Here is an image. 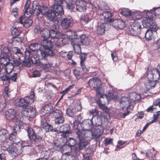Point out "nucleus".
Here are the masks:
<instances>
[{
  "instance_id": "obj_1",
  "label": "nucleus",
  "mask_w": 160,
  "mask_h": 160,
  "mask_svg": "<svg viewBox=\"0 0 160 160\" xmlns=\"http://www.w3.org/2000/svg\"><path fill=\"white\" fill-rule=\"evenodd\" d=\"M41 45L43 48V49L38 50V54H41L42 58L40 63L42 66L46 65L47 68H50V65L46 58L48 56H52L53 55V52L52 50V42L47 39H43L41 42Z\"/></svg>"
},
{
  "instance_id": "obj_2",
  "label": "nucleus",
  "mask_w": 160,
  "mask_h": 160,
  "mask_svg": "<svg viewBox=\"0 0 160 160\" xmlns=\"http://www.w3.org/2000/svg\"><path fill=\"white\" fill-rule=\"evenodd\" d=\"M12 50L13 53V62L16 66H19L22 64V67L30 66V63L29 61L27 62L21 61L20 58L23 56V55L19 48L14 47L12 48Z\"/></svg>"
},
{
  "instance_id": "obj_3",
  "label": "nucleus",
  "mask_w": 160,
  "mask_h": 160,
  "mask_svg": "<svg viewBox=\"0 0 160 160\" xmlns=\"http://www.w3.org/2000/svg\"><path fill=\"white\" fill-rule=\"evenodd\" d=\"M142 28L140 23L137 22H133L129 28V33L132 36H137L140 34Z\"/></svg>"
},
{
  "instance_id": "obj_4",
  "label": "nucleus",
  "mask_w": 160,
  "mask_h": 160,
  "mask_svg": "<svg viewBox=\"0 0 160 160\" xmlns=\"http://www.w3.org/2000/svg\"><path fill=\"white\" fill-rule=\"evenodd\" d=\"M76 137L79 140H88V138L90 135V132L83 129L78 130L75 131Z\"/></svg>"
},
{
  "instance_id": "obj_5",
  "label": "nucleus",
  "mask_w": 160,
  "mask_h": 160,
  "mask_svg": "<svg viewBox=\"0 0 160 160\" xmlns=\"http://www.w3.org/2000/svg\"><path fill=\"white\" fill-rule=\"evenodd\" d=\"M18 117L16 120V124L13 127V131L15 133H17L20 131V128L22 126H23L25 124L22 121L25 116L22 115V112H19L18 115Z\"/></svg>"
},
{
  "instance_id": "obj_6",
  "label": "nucleus",
  "mask_w": 160,
  "mask_h": 160,
  "mask_svg": "<svg viewBox=\"0 0 160 160\" xmlns=\"http://www.w3.org/2000/svg\"><path fill=\"white\" fill-rule=\"evenodd\" d=\"M22 152L21 146L18 144L11 145V148L9 149V153L12 157H15L20 154Z\"/></svg>"
},
{
  "instance_id": "obj_7",
  "label": "nucleus",
  "mask_w": 160,
  "mask_h": 160,
  "mask_svg": "<svg viewBox=\"0 0 160 160\" xmlns=\"http://www.w3.org/2000/svg\"><path fill=\"white\" fill-rule=\"evenodd\" d=\"M55 118V122L56 124L62 123L64 121L62 112L59 109H56L52 112Z\"/></svg>"
},
{
  "instance_id": "obj_8",
  "label": "nucleus",
  "mask_w": 160,
  "mask_h": 160,
  "mask_svg": "<svg viewBox=\"0 0 160 160\" xmlns=\"http://www.w3.org/2000/svg\"><path fill=\"white\" fill-rule=\"evenodd\" d=\"M147 76L148 80H157L160 78V73L158 70L153 69L148 72Z\"/></svg>"
},
{
  "instance_id": "obj_9",
  "label": "nucleus",
  "mask_w": 160,
  "mask_h": 160,
  "mask_svg": "<svg viewBox=\"0 0 160 160\" xmlns=\"http://www.w3.org/2000/svg\"><path fill=\"white\" fill-rule=\"evenodd\" d=\"M29 98L25 97L24 99L18 98L16 99L14 102L15 105L22 108V111L23 109H25V107H28L27 102L26 101H28Z\"/></svg>"
},
{
  "instance_id": "obj_10",
  "label": "nucleus",
  "mask_w": 160,
  "mask_h": 160,
  "mask_svg": "<svg viewBox=\"0 0 160 160\" xmlns=\"http://www.w3.org/2000/svg\"><path fill=\"white\" fill-rule=\"evenodd\" d=\"M120 106L122 108L127 110L130 109L131 101L129 98L126 97H122L120 100Z\"/></svg>"
},
{
  "instance_id": "obj_11",
  "label": "nucleus",
  "mask_w": 160,
  "mask_h": 160,
  "mask_svg": "<svg viewBox=\"0 0 160 160\" xmlns=\"http://www.w3.org/2000/svg\"><path fill=\"white\" fill-rule=\"evenodd\" d=\"M37 52L38 55H39L40 57H41V60H39V57L36 54H34L31 58V60L32 63L33 64L38 65L40 66L43 69H48L50 68H47L46 67V65H43L44 66L43 67V66L42 65L41 63L40 62L42 61V56L40 53H39V54H38V51H37Z\"/></svg>"
},
{
  "instance_id": "obj_12",
  "label": "nucleus",
  "mask_w": 160,
  "mask_h": 160,
  "mask_svg": "<svg viewBox=\"0 0 160 160\" xmlns=\"http://www.w3.org/2000/svg\"><path fill=\"white\" fill-rule=\"evenodd\" d=\"M112 16V14L108 11H105L103 12L99 15V18L102 20H104L105 23L111 22L112 19L110 18Z\"/></svg>"
},
{
  "instance_id": "obj_13",
  "label": "nucleus",
  "mask_w": 160,
  "mask_h": 160,
  "mask_svg": "<svg viewBox=\"0 0 160 160\" xmlns=\"http://www.w3.org/2000/svg\"><path fill=\"white\" fill-rule=\"evenodd\" d=\"M59 132L61 134V136L63 137L68 136L71 132L70 127L67 124L62 126L59 128Z\"/></svg>"
},
{
  "instance_id": "obj_14",
  "label": "nucleus",
  "mask_w": 160,
  "mask_h": 160,
  "mask_svg": "<svg viewBox=\"0 0 160 160\" xmlns=\"http://www.w3.org/2000/svg\"><path fill=\"white\" fill-rule=\"evenodd\" d=\"M72 21V18L70 17L63 18L60 21L61 25L63 29H67L70 26Z\"/></svg>"
},
{
  "instance_id": "obj_15",
  "label": "nucleus",
  "mask_w": 160,
  "mask_h": 160,
  "mask_svg": "<svg viewBox=\"0 0 160 160\" xmlns=\"http://www.w3.org/2000/svg\"><path fill=\"white\" fill-rule=\"evenodd\" d=\"M2 56L3 58H6L7 60H11L13 61V56L11 51L8 47H6L3 48L2 53Z\"/></svg>"
},
{
  "instance_id": "obj_16",
  "label": "nucleus",
  "mask_w": 160,
  "mask_h": 160,
  "mask_svg": "<svg viewBox=\"0 0 160 160\" xmlns=\"http://www.w3.org/2000/svg\"><path fill=\"white\" fill-rule=\"evenodd\" d=\"M76 5V10L80 12L84 11L86 8V3L83 0H77Z\"/></svg>"
},
{
  "instance_id": "obj_17",
  "label": "nucleus",
  "mask_w": 160,
  "mask_h": 160,
  "mask_svg": "<svg viewBox=\"0 0 160 160\" xmlns=\"http://www.w3.org/2000/svg\"><path fill=\"white\" fill-rule=\"evenodd\" d=\"M103 132V129L102 127L99 128L96 127L92 129L91 133L93 138L97 139L99 138Z\"/></svg>"
},
{
  "instance_id": "obj_18",
  "label": "nucleus",
  "mask_w": 160,
  "mask_h": 160,
  "mask_svg": "<svg viewBox=\"0 0 160 160\" xmlns=\"http://www.w3.org/2000/svg\"><path fill=\"white\" fill-rule=\"evenodd\" d=\"M22 111L26 112L27 116L30 118H33L36 116V110L35 108L28 106Z\"/></svg>"
},
{
  "instance_id": "obj_19",
  "label": "nucleus",
  "mask_w": 160,
  "mask_h": 160,
  "mask_svg": "<svg viewBox=\"0 0 160 160\" xmlns=\"http://www.w3.org/2000/svg\"><path fill=\"white\" fill-rule=\"evenodd\" d=\"M89 86L92 88H96L101 84V82L98 78H95L91 79L88 82Z\"/></svg>"
},
{
  "instance_id": "obj_20",
  "label": "nucleus",
  "mask_w": 160,
  "mask_h": 160,
  "mask_svg": "<svg viewBox=\"0 0 160 160\" xmlns=\"http://www.w3.org/2000/svg\"><path fill=\"white\" fill-rule=\"evenodd\" d=\"M54 29H50L49 30L50 36L52 38L60 39L62 38L63 35L60 32L57 31L56 26H55Z\"/></svg>"
},
{
  "instance_id": "obj_21",
  "label": "nucleus",
  "mask_w": 160,
  "mask_h": 160,
  "mask_svg": "<svg viewBox=\"0 0 160 160\" xmlns=\"http://www.w3.org/2000/svg\"><path fill=\"white\" fill-rule=\"evenodd\" d=\"M146 26L148 28L149 30H151L152 32H156L158 29V27L157 25L152 22V20H149L147 19L146 22Z\"/></svg>"
},
{
  "instance_id": "obj_22",
  "label": "nucleus",
  "mask_w": 160,
  "mask_h": 160,
  "mask_svg": "<svg viewBox=\"0 0 160 160\" xmlns=\"http://www.w3.org/2000/svg\"><path fill=\"white\" fill-rule=\"evenodd\" d=\"M9 134L5 129L0 130V142H6L8 138Z\"/></svg>"
},
{
  "instance_id": "obj_23",
  "label": "nucleus",
  "mask_w": 160,
  "mask_h": 160,
  "mask_svg": "<svg viewBox=\"0 0 160 160\" xmlns=\"http://www.w3.org/2000/svg\"><path fill=\"white\" fill-rule=\"evenodd\" d=\"M78 39H76L72 42V45L76 53L79 54L81 52L80 45L81 44L79 42Z\"/></svg>"
},
{
  "instance_id": "obj_24",
  "label": "nucleus",
  "mask_w": 160,
  "mask_h": 160,
  "mask_svg": "<svg viewBox=\"0 0 160 160\" xmlns=\"http://www.w3.org/2000/svg\"><path fill=\"white\" fill-rule=\"evenodd\" d=\"M53 10L57 15H62L64 13L63 9L62 7L60 5L54 3L53 6Z\"/></svg>"
},
{
  "instance_id": "obj_25",
  "label": "nucleus",
  "mask_w": 160,
  "mask_h": 160,
  "mask_svg": "<svg viewBox=\"0 0 160 160\" xmlns=\"http://www.w3.org/2000/svg\"><path fill=\"white\" fill-rule=\"evenodd\" d=\"M47 17L50 21H57L59 18L58 17L54 11L52 10L49 11L46 15Z\"/></svg>"
},
{
  "instance_id": "obj_26",
  "label": "nucleus",
  "mask_w": 160,
  "mask_h": 160,
  "mask_svg": "<svg viewBox=\"0 0 160 160\" xmlns=\"http://www.w3.org/2000/svg\"><path fill=\"white\" fill-rule=\"evenodd\" d=\"M6 118L8 120L14 119L16 116V112L13 109H10L6 112L5 113Z\"/></svg>"
},
{
  "instance_id": "obj_27",
  "label": "nucleus",
  "mask_w": 160,
  "mask_h": 160,
  "mask_svg": "<svg viewBox=\"0 0 160 160\" xmlns=\"http://www.w3.org/2000/svg\"><path fill=\"white\" fill-rule=\"evenodd\" d=\"M107 24L105 23H99L97 27V31L98 34L102 35L104 33Z\"/></svg>"
},
{
  "instance_id": "obj_28",
  "label": "nucleus",
  "mask_w": 160,
  "mask_h": 160,
  "mask_svg": "<svg viewBox=\"0 0 160 160\" xmlns=\"http://www.w3.org/2000/svg\"><path fill=\"white\" fill-rule=\"evenodd\" d=\"M82 109L81 105L78 104H76L75 105L74 108L69 109L67 110V112H70L71 114L69 115L72 117L74 116V114L78 111Z\"/></svg>"
},
{
  "instance_id": "obj_29",
  "label": "nucleus",
  "mask_w": 160,
  "mask_h": 160,
  "mask_svg": "<svg viewBox=\"0 0 160 160\" xmlns=\"http://www.w3.org/2000/svg\"><path fill=\"white\" fill-rule=\"evenodd\" d=\"M24 12L23 15L21 16L19 18V22L20 23H22L23 20L29 18L32 14L30 9H24Z\"/></svg>"
},
{
  "instance_id": "obj_30",
  "label": "nucleus",
  "mask_w": 160,
  "mask_h": 160,
  "mask_svg": "<svg viewBox=\"0 0 160 160\" xmlns=\"http://www.w3.org/2000/svg\"><path fill=\"white\" fill-rule=\"evenodd\" d=\"M156 79L154 80H148V82L145 83L146 89L149 90L154 88L157 83Z\"/></svg>"
},
{
  "instance_id": "obj_31",
  "label": "nucleus",
  "mask_w": 160,
  "mask_h": 160,
  "mask_svg": "<svg viewBox=\"0 0 160 160\" xmlns=\"http://www.w3.org/2000/svg\"><path fill=\"white\" fill-rule=\"evenodd\" d=\"M36 2H34L32 4L33 12L34 15L38 16L40 13L41 11V6Z\"/></svg>"
},
{
  "instance_id": "obj_32",
  "label": "nucleus",
  "mask_w": 160,
  "mask_h": 160,
  "mask_svg": "<svg viewBox=\"0 0 160 160\" xmlns=\"http://www.w3.org/2000/svg\"><path fill=\"white\" fill-rule=\"evenodd\" d=\"M92 119H88L84 121L83 123V129L90 131V130L92 127Z\"/></svg>"
},
{
  "instance_id": "obj_33",
  "label": "nucleus",
  "mask_w": 160,
  "mask_h": 160,
  "mask_svg": "<svg viewBox=\"0 0 160 160\" xmlns=\"http://www.w3.org/2000/svg\"><path fill=\"white\" fill-rule=\"evenodd\" d=\"M8 142L11 145L14 144H18L20 142V140L17 138L16 136L13 134H11L9 137V138L8 139Z\"/></svg>"
},
{
  "instance_id": "obj_34",
  "label": "nucleus",
  "mask_w": 160,
  "mask_h": 160,
  "mask_svg": "<svg viewBox=\"0 0 160 160\" xmlns=\"http://www.w3.org/2000/svg\"><path fill=\"white\" fill-rule=\"evenodd\" d=\"M52 106L51 105H46L43 108V115L48 116L52 112Z\"/></svg>"
},
{
  "instance_id": "obj_35",
  "label": "nucleus",
  "mask_w": 160,
  "mask_h": 160,
  "mask_svg": "<svg viewBox=\"0 0 160 160\" xmlns=\"http://www.w3.org/2000/svg\"><path fill=\"white\" fill-rule=\"evenodd\" d=\"M4 69H1L0 71V78L3 81H8L10 80V78L9 76H7V74Z\"/></svg>"
},
{
  "instance_id": "obj_36",
  "label": "nucleus",
  "mask_w": 160,
  "mask_h": 160,
  "mask_svg": "<svg viewBox=\"0 0 160 160\" xmlns=\"http://www.w3.org/2000/svg\"><path fill=\"white\" fill-rule=\"evenodd\" d=\"M96 91L97 96L100 97V98H104L105 95L104 94V89L102 86V85L98 86L96 88Z\"/></svg>"
},
{
  "instance_id": "obj_37",
  "label": "nucleus",
  "mask_w": 160,
  "mask_h": 160,
  "mask_svg": "<svg viewBox=\"0 0 160 160\" xmlns=\"http://www.w3.org/2000/svg\"><path fill=\"white\" fill-rule=\"evenodd\" d=\"M40 33L44 39H47L50 37L49 30L46 28H43L41 30Z\"/></svg>"
},
{
  "instance_id": "obj_38",
  "label": "nucleus",
  "mask_w": 160,
  "mask_h": 160,
  "mask_svg": "<svg viewBox=\"0 0 160 160\" xmlns=\"http://www.w3.org/2000/svg\"><path fill=\"white\" fill-rule=\"evenodd\" d=\"M79 143H78V148L79 150L85 148L86 146H88L89 142L88 140H79Z\"/></svg>"
},
{
  "instance_id": "obj_39",
  "label": "nucleus",
  "mask_w": 160,
  "mask_h": 160,
  "mask_svg": "<svg viewBox=\"0 0 160 160\" xmlns=\"http://www.w3.org/2000/svg\"><path fill=\"white\" fill-rule=\"evenodd\" d=\"M5 66V68H2V69H4L6 72L8 74L11 72L14 68L13 64L11 62L7 63Z\"/></svg>"
},
{
  "instance_id": "obj_40",
  "label": "nucleus",
  "mask_w": 160,
  "mask_h": 160,
  "mask_svg": "<svg viewBox=\"0 0 160 160\" xmlns=\"http://www.w3.org/2000/svg\"><path fill=\"white\" fill-rule=\"evenodd\" d=\"M140 98L141 96L140 95L136 93L133 92L130 94L129 99L130 100L134 102L140 100Z\"/></svg>"
},
{
  "instance_id": "obj_41",
  "label": "nucleus",
  "mask_w": 160,
  "mask_h": 160,
  "mask_svg": "<svg viewBox=\"0 0 160 160\" xmlns=\"http://www.w3.org/2000/svg\"><path fill=\"white\" fill-rule=\"evenodd\" d=\"M78 40L79 41V42L82 45L84 44L88 45L90 44V41L88 38L84 35L82 36L80 39H78Z\"/></svg>"
},
{
  "instance_id": "obj_42",
  "label": "nucleus",
  "mask_w": 160,
  "mask_h": 160,
  "mask_svg": "<svg viewBox=\"0 0 160 160\" xmlns=\"http://www.w3.org/2000/svg\"><path fill=\"white\" fill-rule=\"evenodd\" d=\"M67 4V7L69 9H73L75 7L74 2L73 0H64Z\"/></svg>"
},
{
  "instance_id": "obj_43",
  "label": "nucleus",
  "mask_w": 160,
  "mask_h": 160,
  "mask_svg": "<svg viewBox=\"0 0 160 160\" xmlns=\"http://www.w3.org/2000/svg\"><path fill=\"white\" fill-rule=\"evenodd\" d=\"M6 106V101L5 98L2 97L0 98V112L2 111Z\"/></svg>"
},
{
  "instance_id": "obj_44",
  "label": "nucleus",
  "mask_w": 160,
  "mask_h": 160,
  "mask_svg": "<svg viewBox=\"0 0 160 160\" xmlns=\"http://www.w3.org/2000/svg\"><path fill=\"white\" fill-rule=\"evenodd\" d=\"M11 32L13 37H17L19 35L21 32L17 28H12L11 29Z\"/></svg>"
},
{
  "instance_id": "obj_45",
  "label": "nucleus",
  "mask_w": 160,
  "mask_h": 160,
  "mask_svg": "<svg viewBox=\"0 0 160 160\" xmlns=\"http://www.w3.org/2000/svg\"><path fill=\"white\" fill-rule=\"evenodd\" d=\"M3 143L2 144L1 146V149L3 151L7 150L9 152V149L11 148V144L7 142H3Z\"/></svg>"
},
{
  "instance_id": "obj_46",
  "label": "nucleus",
  "mask_w": 160,
  "mask_h": 160,
  "mask_svg": "<svg viewBox=\"0 0 160 160\" xmlns=\"http://www.w3.org/2000/svg\"><path fill=\"white\" fill-rule=\"evenodd\" d=\"M145 37L147 40H151L153 37L152 32L151 30L148 29L145 33Z\"/></svg>"
},
{
  "instance_id": "obj_47",
  "label": "nucleus",
  "mask_w": 160,
  "mask_h": 160,
  "mask_svg": "<svg viewBox=\"0 0 160 160\" xmlns=\"http://www.w3.org/2000/svg\"><path fill=\"white\" fill-rule=\"evenodd\" d=\"M32 23V21L30 19L26 18L23 20L22 23H21L23 25V26L25 28H27L29 27Z\"/></svg>"
},
{
  "instance_id": "obj_48",
  "label": "nucleus",
  "mask_w": 160,
  "mask_h": 160,
  "mask_svg": "<svg viewBox=\"0 0 160 160\" xmlns=\"http://www.w3.org/2000/svg\"><path fill=\"white\" fill-rule=\"evenodd\" d=\"M127 142L126 141H122L119 140L118 141V145L116 146L115 149L116 151L120 150L121 149L123 148L125 146V144Z\"/></svg>"
},
{
  "instance_id": "obj_49",
  "label": "nucleus",
  "mask_w": 160,
  "mask_h": 160,
  "mask_svg": "<svg viewBox=\"0 0 160 160\" xmlns=\"http://www.w3.org/2000/svg\"><path fill=\"white\" fill-rule=\"evenodd\" d=\"M43 128L45 129L46 132H50L52 130V127L50 124H48L47 122H45L42 124Z\"/></svg>"
},
{
  "instance_id": "obj_50",
  "label": "nucleus",
  "mask_w": 160,
  "mask_h": 160,
  "mask_svg": "<svg viewBox=\"0 0 160 160\" xmlns=\"http://www.w3.org/2000/svg\"><path fill=\"white\" fill-rule=\"evenodd\" d=\"M104 98H105L106 100H108L116 99L117 98V97L114 93L109 92L107 95H105Z\"/></svg>"
},
{
  "instance_id": "obj_51",
  "label": "nucleus",
  "mask_w": 160,
  "mask_h": 160,
  "mask_svg": "<svg viewBox=\"0 0 160 160\" xmlns=\"http://www.w3.org/2000/svg\"><path fill=\"white\" fill-rule=\"evenodd\" d=\"M130 17L133 20H136L138 19H139L141 18V16L138 14V12H133L132 13L131 12Z\"/></svg>"
},
{
  "instance_id": "obj_52",
  "label": "nucleus",
  "mask_w": 160,
  "mask_h": 160,
  "mask_svg": "<svg viewBox=\"0 0 160 160\" xmlns=\"http://www.w3.org/2000/svg\"><path fill=\"white\" fill-rule=\"evenodd\" d=\"M120 13L126 17H130L131 11L128 8H124L121 10Z\"/></svg>"
},
{
  "instance_id": "obj_53",
  "label": "nucleus",
  "mask_w": 160,
  "mask_h": 160,
  "mask_svg": "<svg viewBox=\"0 0 160 160\" xmlns=\"http://www.w3.org/2000/svg\"><path fill=\"white\" fill-rule=\"evenodd\" d=\"M103 98H100V99L98 102V104L99 106L103 110H106L107 108L105 106V103L102 102V99Z\"/></svg>"
},
{
  "instance_id": "obj_54",
  "label": "nucleus",
  "mask_w": 160,
  "mask_h": 160,
  "mask_svg": "<svg viewBox=\"0 0 160 160\" xmlns=\"http://www.w3.org/2000/svg\"><path fill=\"white\" fill-rule=\"evenodd\" d=\"M29 138L31 140H32L34 142H39L41 140L42 138L36 135L35 134H33V135L32 136H31V137Z\"/></svg>"
},
{
  "instance_id": "obj_55",
  "label": "nucleus",
  "mask_w": 160,
  "mask_h": 160,
  "mask_svg": "<svg viewBox=\"0 0 160 160\" xmlns=\"http://www.w3.org/2000/svg\"><path fill=\"white\" fill-rule=\"evenodd\" d=\"M74 75L77 79L80 78L82 76V73L80 71L79 68L75 69L73 71Z\"/></svg>"
},
{
  "instance_id": "obj_56",
  "label": "nucleus",
  "mask_w": 160,
  "mask_h": 160,
  "mask_svg": "<svg viewBox=\"0 0 160 160\" xmlns=\"http://www.w3.org/2000/svg\"><path fill=\"white\" fill-rule=\"evenodd\" d=\"M81 20L82 22L87 23L90 20V19L89 18L88 15L83 14L81 16Z\"/></svg>"
},
{
  "instance_id": "obj_57",
  "label": "nucleus",
  "mask_w": 160,
  "mask_h": 160,
  "mask_svg": "<svg viewBox=\"0 0 160 160\" xmlns=\"http://www.w3.org/2000/svg\"><path fill=\"white\" fill-rule=\"evenodd\" d=\"M67 143L69 146L73 147L76 144V142L75 139L72 138H70L68 140H67Z\"/></svg>"
},
{
  "instance_id": "obj_58",
  "label": "nucleus",
  "mask_w": 160,
  "mask_h": 160,
  "mask_svg": "<svg viewBox=\"0 0 160 160\" xmlns=\"http://www.w3.org/2000/svg\"><path fill=\"white\" fill-rule=\"evenodd\" d=\"M34 93L32 91L31 92L30 95L28 97H25L29 98L28 99V101H27V104L28 105V103H32L34 102ZM27 102V101L26 102Z\"/></svg>"
},
{
  "instance_id": "obj_59",
  "label": "nucleus",
  "mask_w": 160,
  "mask_h": 160,
  "mask_svg": "<svg viewBox=\"0 0 160 160\" xmlns=\"http://www.w3.org/2000/svg\"><path fill=\"white\" fill-rule=\"evenodd\" d=\"M74 124V128L76 130V131H77L78 130L81 129L80 128L81 127V125L80 124V122L76 121L73 122Z\"/></svg>"
},
{
  "instance_id": "obj_60",
  "label": "nucleus",
  "mask_w": 160,
  "mask_h": 160,
  "mask_svg": "<svg viewBox=\"0 0 160 160\" xmlns=\"http://www.w3.org/2000/svg\"><path fill=\"white\" fill-rule=\"evenodd\" d=\"M38 44L37 43L31 44L29 45V48L31 50L35 51L38 49Z\"/></svg>"
},
{
  "instance_id": "obj_61",
  "label": "nucleus",
  "mask_w": 160,
  "mask_h": 160,
  "mask_svg": "<svg viewBox=\"0 0 160 160\" xmlns=\"http://www.w3.org/2000/svg\"><path fill=\"white\" fill-rule=\"evenodd\" d=\"M118 28L120 29H122L125 27V22L122 20L118 19Z\"/></svg>"
},
{
  "instance_id": "obj_62",
  "label": "nucleus",
  "mask_w": 160,
  "mask_h": 160,
  "mask_svg": "<svg viewBox=\"0 0 160 160\" xmlns=\"http://www.w3.org/2000/svg\"><path fill=\"white\" fill-rule=\"evenodd\" d=\"M102 123V120L101 116H98L96 120V124L99 127H102L101 125Z\"/></svg>"
},
{
  "instance_id": "obj_63",
  "label": "nucleus",
  "mask_w": 160,
  "mask_h": 160,
  "mask_svg": "<svg viewBox=\"0 0 160 160\" xmlns=\"http://www.w3.org/2000/svg\"><path fill=\"white\" fill-rule=\"evenodd\" d=\"M41 11L40 12L42 14L46 15L49 11L47 7L43 6L42 7V8H41Z\"/></svg>"
},
{
  "instance_id": "obj_64",
  "label": "nucleus",
  "mask_w": 160,
  "mask_h": 160,
  "mask_svg": "<svg viewBox=\"0 0 160 160\" xmlns=\"http://www.w3.org/2000/svg\"><path fill=\"white\" fill-rule=\"evenodd\" d=\"M20 144L21 145V148L22 147L30 146L31 145V142L30 141L22 142L20 143Z\"/></svg>"
}]
</instances>
